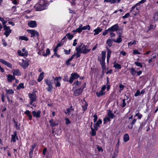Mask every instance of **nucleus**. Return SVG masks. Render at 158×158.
I'll list each match as a JSON object with an SVG mask.
<instances>
[{
    "label": "nucleus",
    "instance_id": "nucleus-42",
    "mask_svg": "<svg viewBox=\"0 0 158 158\" xmlns=\"http://www.w3.org/2000/svg\"><path fill=\"white\" fill-rule=\"evenodd\" d=\"M24 84L23 83H21L19 84V85L17 87V89L18 90H20L21 89H24Z\"/></svg>",
    "mask_w": 158,
    "mask_h": 158
},
{
    "label": "nucleus",
    "instance_id": "nucleus-30",
    "mask_svg": "<svg viewBox=\"0 0 158 158\" xmlns=\"http://www.w3.org/2000/svg\"><path fill=\"white\" fill-rule=\"evenodd\" d=\"M113 67L118 70L120 69L121 68V65L116 63V62H115L114 63Z\"/></svg>",
    "mask_w": 158,
    "mask_h": 158
},
{
    "label": "nucleus",
    "instance_id": "nucleus-26",
    "mask_svg": "<svg viewBox=\"0 0 158 158\" xmlns=\"http://www.w3.org/2000/svg\"><path fill=\"white\" fill-rule=\"evenodd\" d=\"M13 76H19L21 75L20 72L18 69H16L12 70Z\"/></svg>",
    "mask_w": 158,
    "mask_h": 158
},
{
    "label": "nucleus",
    "instance_id": "nucleus-59",
    "mask_svg": "<svg viewBox=\"0 0 158 158\" xmlns=\"http://www.w3.org/2000/svg\"><path fill=\"white\" fill-rule=\"evenodd\" d=\"M64 52L65 54L68 55L71 52V49H69V50H67L65 49L64 50Z\"/></svg>",
    "mask_w": 158,
    "mask_h": 158
},
{
    "label": "nucleus",
    "instance_id": "nucleus-25",
    "mask_svg": "<svg viewBox=\"0 0 158 158\" xmlns=\"http://www.w3.org/2000/svg\"><path fill=\"white\" fill-rule=\"evenodd\" d=\"M24 114L27 115L29 119L31 120L32 119V116L31 114V112L28 110H27L24 112Z\"/></svg>",
    "mask_w": 158,
    "mask_h": 158
},
{
    "label": "nucleus",
    "instance_id": "nucleus-5",
    "mask_svg": "<svg viewBox=\"0 0 158 158\" xmlns=\"http://www.w3.org/2000/svg\"><path fill=\"white\" fill-rule=\"evenodd\" d=\"M18 55L21 56H27L28 54L27 51L25 48H23L22 50H19L18 51Z\"/></svg>",
    "mask_w": 158,
    "mask_h": 158
},
{
    "label": "nucleus",
    "instance_id": "nucleus-17",
    "mask_svg": "<svg viewBox=\"0 0 158 158\" xmlns=\"http://www.w3.org/2000/svg\"><path fill=\"white\" fill-rule=\"evenodd\" d=\"M16 139H18L17 136V131H15L13 132V135H11V141L14 143L15 142H16Z\"/></svg>",
    "mask_w": 158,
    "mask_h": 158
},
{
    "label": "nucleus",
    "instance_id": "nucleus-50",
    "mask_svg": "<svg viewBox=\"0 0 158 158\" xmlns=\"http://www.w3.org/2000/svg\"><path fill=\"white\" fill-rule=\"evenodd\" d=\"M137 117V118L139 119H140L142 117V115L141 114L138 113L135 115V117Z\"/></svg>",
    "mask_w": 158,
    "mask_h": 158
},
{
    "label": "nucleus",
    "instance_id": "nucleus-16",
    "mask_svg": "<svg viewBox=\"0 0 158 158\" xmlns=\"http://www.w3.org/2000/svg\"><path fill=\"white\" fill-rule=\"evenodd\" d=\"M38 3L40 5L44 6L45 9L47 8L48 6L46 0H40Z\"/></svg>",
    "mask_w": 158,
    "mask_h": 158
},
{
    "label": "nucleus",
    "instance_id": "nucleus-37",
    "mask_svg": "<svg viewBox=\"0 0 158 158\" xmlns=\"http://www.w3.org/2000/svg\"><path fill=\"white\" fill-rule=\"evenodd\" d=\"M81 53L80 52H77L76 53H75L72 56H73V58H74V57H75L76 58H77L80 56L81 55L80 54Z\"/></svg>",
    "mask_w": 158,
    "mask_h": 158
},
{
    "label": "nucleus",
    "instance_id": "nucleus-4",
    "mask_svg": "<svg viewBox=\"0 0 158 158\" xmlns=\"http://www.w3.org/2000/svg\"><path fill=\"white\" fill-rule=\"evenodd\" d=\"M80 76L77 73H72L70 77L69 82L70 84H72L74 80L77 79Z\"/></svg>",
    "mask_w": 158,
    "mask_h": 158
},
{
    "label": "nucleus",
    "instance_id": "nucleus-23",
    "mask_svg": "<svg viewBox=\"0 0 158 158\" xmlns=\"http://www.w3.org/2000/svg\"><path fill=\"white\" fill-rule=\"evenodd\" d=\"M73 109L72 108V106H71L70 108L67 109L66 111L64 113L66 114H67L68 115H70L73 113Z\"/></svg>",
    "mask_w": 158,
    "mask_h": 158
},
{
    "label": "nucleus",
    "instance_id": "nucleus-31",
    "mask_svg": "<svg viewBox=\"0 0 158 158\" xmlns=\"http://www.w3.org/2000/svg\"><path fill=\"white\" fill-rule=\"evenodd\" d=\"M88 104L86 102L84 101L83 102L82 105V107L83 110L85 111L87 109V107Z\"/></svg>",
    "mask_w": 158,
    "mask_h": 158
},
{
    "label": "nucleus",
    "instance_id": "nucleus-19",
    "mask_svg": "<svg viewBox=\"0 0 158 158\" xmlns=\"http://www.w3.org/2000/svg\"><path fill=\"white\" fill-rule=\"evenodd\" d=\"M82 91L83 89H81V88H78L74 91L73 95L75 96H78L82 93Z\"/></svg>",
    "mask_w": 158,
    "mask_h": 158
},
{
    "label": "nucleus",
    "instance_id": "nucleus-64",
    "mask_svg": "<svg viewBox=\"0 0 158 158\" xmlns=\"http://www.w3.org/2000/svg\"><path fill=\"white\" fill-rule=\"evenodd\" d=\"M82 29V28H81L79 27H78L76 30V32H78V33H80L83 30V29Z\"/></svg>",
    "mask_w": 158,
    "mask_h": 158
},
{
    "label": "nucleus",
    "instance_id": "nucleus-20",
    "mask_svg": "<svg viewBox=\"0 0 158 158\" xmlns=\"http://www.w3.org/2000/svg\"><path fill=\"white\" fill-rule=\"evenodd\" d=\"M28 25L30 27L32 28L37 26V23L35 21H31L28 23Z\"/></svg>",
    "mask_w": 158,
    "mask_h": 158
},
{
    "label": "nucleus",
    "instance_id": "nucleus-48",
    "mask_svg": "<svg viewBox=\"0 0 158 158\" xmlns=\"http://www.w3.org/2000/svg\"><path fill=\"white\" fill-rule=\"evenodd\" d=\"M136 44V41L135 40H134L133 41H131L128 43V46H131L132 45H135Z\"/></svg>",
    "mask_w": 158,
    "mask_h": 158
},
{
    "label": "nucleus",
    "instance_id": "nucleus-47",
    "mask_svg": "<svg viewBox=\"0 0 158 158\" xmlns=\"http://www.w3.org/2000/svg\"><path fill=\"white\" fill-rule=\"evenodd\" d=\"M73 56H72L70 58L68 59L66 61V64L67 65H69L70 64V62L73 60Z\"/></svg>",
    "mask_w": 158,
    "mask_h": 158
},
{
    "label": "nucleus",
    "instance_id": "nucleus-49",
    "mask_svg": "<svg viewBox=\"0 0 158 158\" xmlns=\"http://www.w3.org/2000/svg\"><path fill=\"white\" fill-rule=\"evenodd\" d=\"M82 29H83V30L88 29V30H90V26L89 25L84 26L82 27Z\"/></svg>",
    "mask_w": 158,
    "mask_h": 158
},
{
    "label": "nucleus",
    "instance_id": "nucleus-55",
    "mask_svg": "<svg viewBox=\"0 0 158 158\" xmlns=\"http://www.w3.org/2000/svg\"><path fill=\"white\" fill-rule=\"evenodd\" d=\"M119 87L120 88V90H119V92L120 93H121V91H122L123 89L124 88V86L123 85L120 84L119 86Z\"/></svg>",
    "mask_w": 158,
    "mask_h": 158
},
{
    "label": "nucleus",
    "instance_id": "nucleus-51",
    "mask_svg": "<svg viewBox=\"0 0 158 158\" xmlns=\"http://www.w3.org/2000/svg\"><path fill=\"white\" fill-rule=\"evenodd\" d=\"M81 84V82L79 81H78L74 82L73 85H75L76 86H79Z\"/></svg>",
    "mask_w": 158,
    "mask_h": 158
},
{
    "label": "nucleus",
    "instance_id": "nucleus-11",
    "mask_svg": "<svg viewBox=\"0 0 158 158\" xmlns=\"http://www.w3.org/2000/svg\"><path fill=\"white\" fill-rule=\"evenodd\" d=\"M28 32L31 34V37L34 36H38L39 35L38 32L34 30H28Z\"/></svg>",
    "mask_w": 158,
    "mask_h": 158
},
{
    "label": "nucleus",
    "instance_id": "nucleus-8",
    "mask_svg": "<svg viewBox=\"0 0 158 158\" xmlns=\"http://www.w3.org/2000/svg\"><path fill=\"white\" fill-rule=\"evenodd\" d=\"M53 78H54V79L55 81V87H60L61 85V84L60 81H61V77L60 76H59V77H56L55 78H54V77H53Z\"/></svg>",
    "mask_w": 158,
    "mask_h": 158
},
{
    "label": "nucleus",
    "instance_id": "nucleus-6",
    "mask_svg": "<svg viewBox=\"0 0 158 158\" xmlns=\"http://www.w3.org/2000/svg\"><path fill=\"white\" fill-rule=\"evenodd\" d=\"M106 88V85H103L102 87L101 90L100 91L96 93V95L98 97H100L105 94L106 92L105 91V90Z\"/></svg>",
    "mask_w": 158,
    "mask_h": 158
},
{
    "label": "nucleus",
    "instance_id": "nucleus-13",
    "mask_svg": "<svg viewBox=\"0 0 158 158\" xmlns=\"http://www.w3.org/2000/svg\"><path fill=\"white\" fill-rule=\"evenodd\" d=\"M35 9L36 11H40L45 10V8L44 6L40 5L38 3H37L34 6Z\"/></svg>",
    "mask_w": 158,
    "mask_h": 158
},
{
    "label": "nucleus",
    "instance_id": "nucleus-57",
    "mask_svg": "<svg viewBox=\"0 0 158 158\" xmlns=\"http://www.w3.org/2000/svg\"><path fill=\"white\" fill-rule=\"evenodd\" d=\"M63 80V81H65L69 82V77L67 75H66L64 76Z\"/></svg>",
    "mask_w": 158,
    "mask_h": 158
},
{
    "label": "nucleus",
    "instance_id": "nucleus-43",
    "mask_svg": "<svg viewBox=\"0 0 158 158\" xmlns=\"http://www.w3.org/2000/svg\"><path fill=\"white\" fill-rule=\"evenodd\" d=\"M110 118L108 116H106L103 119L104 124H105L107 121H110Z\"/></svg>",
    "mask_w": 158,
    "mask_h": 158
},
{
    "label": "nucleus",
    "instance_id": "nucleus-32",
    "mask_svg": "<svg viewBox=\"0 0 158 158\" xmlns=\"http://www.w3.org/2000/svg\"><path fill=\"white\" fill-rule=\"evenodd\" d=\"M113 40L111 39H109L106 41V43L109 47H111L113 43Z\"/></svg>",
    "mask_w": 158,
    "mask_h": 158
},
{
    "label": "nucleus",
    "instance_id": "nucleus-18",
    "mask_svg": "<svg viewBox=\"0 0 158 158\" xmlns=\"http://www.w3.org/2000/svg\"><path fill=\"white\" fill-rule=\"evenodd\" d=\"M32 113L34 117H36L37 118H40V117L41 111L40 110H38L36 112L34 110L32 111Z\"/></svg>",
    "mask_w": 158,
    "mask_h": 158
},
{
    "label": "nucleus",
    "instance_id": "nucleus-45",
    "mask_svg": "<svg viewBox=\"0 0 158 158\" xmlns=\"http://www.w3.org/2000/svg\"><path fill=\"white\" fill-rule=\"evenodd\" d=\"M66 36L68 38L69 40H71L72 39L73 37V35L71 34H70L68 33L66 34Z\"/></svg>",
    "mask_w": 158,
    "mask_h": 158
},
{
    "label": "nucleus",
    "instance_id": "nucleus-41",
    "mask_svg": "<svg viewBox=\"0 0 158 158\" xmlns=\"http://www.w3.org/2000/svg\"><path fill=\"white\" fill-rule=\"evenodd\" d=\"M6 91L7 94H12L14 93V90L12 89H6Z\"/></svg>",
    "mask_w": 158,
    "mask_h": 158
},
{
    "label": "nucleus",
    "instance_id": "nucleus-9",
    "mask_svg": "<svg viewBox=\"0 0 158 158\" xmlns=\"http://www.w3.org/2000/svg\"><path fill=\"white\" fill-rule=\"evenodd\" d=\"M130 73L131 75L134 76L137 73V76H139L142 73V71L141 70H139L138 71H136L134 68H131L130 69Z\"/></svg>",
    "mask_w": 158,
    "mask_h": 158
},
{
    "label": "nucleus",
    "instance_id": "nucleus-36",
    "mask_svg": "<svg viewBox=\"0 0 158 158\" xmlns=\"http://www.w3.org/2000/svg\"><path fill=\"white\" fill-rule=\"evenodd\" d=\"M108 116L111 119H113L114 117V114L110 110H109L107 113Z\"/></svg>",
    "mask_w": 158,
    "mask_h": 158
},
{
    "label": "nucleus",
    "instance_id": "nucleus-12",
    "mask_svg": "<svg viewBox=\"0 0 158 158\" xmlns=\"http://www.w3.org/2000/svg\"><path fill=\"white\" fill-rule=\"evenodd\" d=\"M81 53L86 54L90 51V49H88L86 46L83 45L81 48Z\"/></svg>",
    "mask_w": 158,
    "mask_h": 158
},
{
    "label": "nucleus",
    "instance_id": "nucleus-46",
    "mask_svg": "<svg viewBox=\"0 0 158 158\" xmlns=\"http://www.w3.org/2000/svg\"><path fill=\"white\" fill-rule=\"evenodd\" d=\"M50 54V49L49 48H47L46 50V53H45V52H44L43 54V55L44 56H46L47 55Z\"/></svg>",
    "mask_w": 158,
    "mask_h": 158
},
{
    "label": "nucleus",
    "instance_id": "nucleus-38",
    "mask_svg": "<svg viewBox=\"0 0 158 158\" xmlns=\"http://www.w3.org/2000/svg\"><path fill=\"white\" fill-rule=\"evenodd\" d=\"M123 139L125 142H127L129 139V136L127 134H125L123 136Z\"/></svg>",
    "mask_w": 158,
    "mask_h": 158
},
{
    "label": "nucleus",
    "instance_id": "nucleus-53",
    "mask_svg": "<svg viewBox=\"0 0 158 158\" xmlns=\"http://www.w3.org/2000/svg\"><path fill=\"white\" fill-rule=\"evenodd\" d=\"M156 25H154L151 24L149 26L148 30L152 29H154L156 28Z\"/></svg>",
    "mask_w": 158,
    "mask_h": 158
},
{
    "label": "nucleus",
    "instance_id": "nucleus-28",
    "mask_svg": "<svg viewBox=\"0 0 158 158\" xmlns=\"http://www.w3.org/2000/svg\"><path fill=\"white\" fill-rule=\"evenodd\" d=\"M136 119L134 118L131 122V123L130 125L128 126V128L129 129H131L132 128L133 125L135 124L136 121Z\"/></svg>",
    "mask_w": 158,
    "mask_h": 158
},
{
    "label": "nucleus",
    "instance_id": "nucleus-54",
    "mask_svg": "<svg viewBox=\"0 0 158 158\" xmlns=\"http://www.w3.org/2000/svg\"><path fill=\"white\" fill-rule=\"evenodd\" d=\"M135 64L137 66H139L141 68H142L143 67V65H142V63L140 62H135Z\"/></svg>",
    "mask_w": 158,
    "mask_h": 158
},
{
    "label": "nucleus",
    "instance_id": "nucleus-3",
    "mask_svg": "<svg viewBox=\"0 0 158 158\" xmlns=\"http://www.w3.org/2000/svg\"><path fill=\"white\" fill-rule=\"evenodd\" d=\"M28 96L30 99V104L34 106H35L36 105L35 103H33L34 102H35L36 100V97L35 94L34 93H29L28 94Z\"/></svg>",
    "mask_w": 158,
    "mask_h": 158
},
{
    "label": "nucleus",
    "instance_id": "nucleus-62",
    "mask_svg": "<svg viewBox=\"0 0 158 158\" xmlns=\"http://www.w3.org/2000/svg\"><path fill=\"white\" fill-rule=\"evenodd\" d=\"M140 94V92L139 90H137L136 91V93L135 94V97H137L139 96Z\"/></svg>",
    "mask_w": 158,
    "mask_h": 158
},
{
    "label": "nucleus",
    "instance_id": "nucleus-21",
    "mask_svg": "<svg viewBox=\"0 0 158 158\" xmlns=\"http://www.w3.org/2000/svg\"><path fill=\"white\" fill-rule=\"evenodd\" d=\"M0 62L2 63V64L6 65L8 67L11 68L12 67L11 64L2 59H0Z\"/></svg>",
    "mask_w": 158,
    "mask_h": 158
},
{
    "label": "nucleus",
    "instance_id": "nucleus-58",
    "mask_svg": "<svg viewBox=\"0 0 158 158\" xmlns=\"http://www.w3.org/2000/svg\"><path fill=\"white\" fill-rule=\"evenodd\" d=\"M108 33H109V29L106 30L105 31L103 32L102 35H105Z\"/></svg>",
    "mask_w": 158,
    "mask_h": 158
},
{
    "label": "nucleus",
    "instance_id": "nucleus-7",
    "mask_svg": "<svg viewBox=\"0 0 158 158\" xmlns=\"http://www.w3.org/2000/svg\"><path fill=\"white\" fill-rule=\"evenodd\" d=\"M4 30L5 31L4 35L6 37H8L11 32V30L10 29L9 27L6 26V25H5L4 26Z\"/></svg>",
    "mask_w": 158,
    "mask_h": 158
},
{
    "label": "nucleus",
    "instance_id": "nucleus-39",
    "mask_svg": "<svg viewBox=\"0 0 158 158\" xmlns=\"http://www.w3.org/2000/svg\"><path fill=\"white\" fill-rule=\"evenodd\" d=\"M83 44L82 43L80 45H78L77 47L76 48V50L77 51V52H81V47L82 46V45Z\"/></svg>",
    "mask_w": 158,
    "mask_h": 158
},
{
    "label": "nucleus",
    "instance_id": "nucleus-27",
    "mask_svg": "<svg viewBox=\"0 0 158 158\" xmlns=\"http://www.w3.org/2000/svg\"><path fill=\"white\" fill-rule=\"evenodd\" d=\"M91 131L90 132V133L91 136H94L96 135V131L98 130H96L94 128H93L92 126H91Z\"/></svg>",
    "mask_w": 158,
    "mask_h": 158
},
{
    "label": "nucleus",
    "instance_id": "nucleus-10",
    "mask_svg": "<svg viewBox=\"0 0 158 158\" xmlns=\"http://www.w3.org/2000/svg\"><path fill=\"white\" fill-rule=\"evenodd\" d=\"M19 64L24 69H26L29 65V63L27 60H22V62L19 63Z\"/></svg>",
    "mask_w": 158,
    "mask_h": 158
},
{
    "label": "nucleus",
    "instance_id": "nucleus-1",
    "mask_svg": "<svg viewBox=\"0 0 158 158\" xmlns=\"http://www.w3.org/2000/svg\"><path fill=\"white\" fill-rule=\"evenodd\" d=\"M106 57V52L105 51L102 52L101 55L98 57V60L100 62L103 69L106 68L105 60Z\"/></svg>",
    "mask_w": 158,
    "mask_h": 158
},
{
    "label": "nucleus",
    "instance_id": "nucleus-56",
    "mask_svg": "<svg viewBox=\"0 0 158 158\" xmlns=\"http://www.w3.org/2000/svg\"><path fill=\"white\" fill-rule=\"evenodd\" d=\"M126 104L125 102V99H123V103L121 105V106L122 107H124L126 106Z\"/></svg>",
    "mask_w": 158,
    "mask_h": 158
},
{
    "label": "nucleus",
    "instance_id": "nucleus-60",
    "mask_svg": "<svg viewBox=\"0 0 158 158\" xmlns=\"http://www.w3.org/2000/svg\"><path fill=\"white\" fill-rule=\"evenodd\" d=\"M93 117L94 118L93 119L94 122V123H95L96 122L97 119H98V116L96 114H95L94 115Z\"/></svg>",
    "mask_w": 158,
    "mask_h": 158
},
{
    "label": "nucleus",
    "instance_id": "nucleus-15",
    "mask_svg": "<svg viewBox=\"0 0 158 158\" xmlns=\"http://www.w3.org/2000/svg\"><path fill=\"white\" fill-rule=\"evenodd\" d=\"M119 27L118 25L117 24H115L111 27L109 28V31L114 32L116 31H117Z\"/></svg>",
    "mask_w": 158,
    "mask_h": 158
},
{
    "label": "nucleus",
    "instance_id": "nucleus-29",
    "mask_svg": "<svg viewBox=\"0 0 158 158\" xmlns=\"http://www.w3.org/2000/svg\"><path fill=\"white\" fill-rule=\"evenodd\" d=\"M107 62H109V59L110 57L111 54V53L110 50L109 48L107 49Z\"/></svg>",
    "mask_w": 158,
    "mask_h": 158
},
{
    "label": "nucleus",
    "instance_id": "nucleus-24",
    "mask_svg": "<svg viewBox=\"0 0 158 158\" xmlns=\"http://www.w3.org/2000/svg\"><path fill=\"white\" fill-rule=\"evenodd\" d=\"M102 29L99 27H98L94 30V35H95L98 34L99 33L102 31Z\"/></svg>",
    "mask_w": 158,
    "mask_h": 158
},
{
    "label": "nucleus",
    "instance_id": "nucleus-61",
    "mask_svg": "<svg viewBox=\"0 0 158 158\" xmlns=\"http://www.w3.org/2000/svg\"><path fill=\"white\" fill-rule=\"evenodd\" d=\"M133 54L134 55L140 54V53L137 50H134L133 51Z\"/></svg>",
    "mask_w": 158,
    "mask_h": 158
},
{
    "label": "nucleus",
    "instance_id": "nucleus-22",
    "mask_svg": "<svg viewBox=\"0 0 158 158\" xmlns=\"http://www.w3.org/2000/svg\"><path fill=\"white\" fill-rule=\"evenodd\" d=\"M8 82H11L12 81L15 79L14 76L11 74H9L6 76Z\"/></svg>",
    "mask_w": 158,
    "mask_h": 158
},
{
    "label": "nucleus",
    "instance_id": "nucleus-40",
    "mask_svg": "<svg viewBox=\"0 0 158 158\" xmlns=\"http://www.w3.org/2000/svg\"><path fill=\"white\" fill-rule=\"evenodd\" d=\"M19 39L22 40H24L27 41L28 40V39L27 37L23 36H19Z\"/></svg>",
    "mask_w": 158,
    "mask_h": 158
},
{
    "label": "nucleus",
    "instance_id": "nucleus-63",
    "mask_svg": "<svg viewBox=\"0 0 158 158\" xmlns=\"http://www.w3.org/2000/svg\"><path fill=\"white\" fill-rule=\"evenodd\" d=\"M109 33L110 34V37L111 38L114 37L115 35V34L113 33V32L109 31Z\"/></svg>",
    "mask_w": 158,
    "mask_h": 158
},
{
    "label": "nucleus",
    "instance_id": "nucleus-33",
    "mask_svg": "<svg viewBox=\"0 0 158 158\" xmlns=\"http://www.w3.org/2000/svg\"><path fill=\"white\" fill-rule=\"evenodd\" d=\"M44 73L43 72H42L40 74L37 80V81L38 82H40L41 81L42 79H43L44 77Z\"/></svg>",
    "mask_w": 158,
    "mask_h": 158
},
{
    "label": "nucleus",
    "instance_id": "nucleus-52",
    "mask_svg": "<svg viewBox=\"0 0 158 158\" xmlns=\"http://www.w3.org/2000/svg\"><path fill=\"white\" fill-rule=\"evenodd\" d=\"M0 20L2 22L4 26V25H5V24L7 23V21L5 20L4 19L1 17H0Z\"/></svg>",
    "mask_w": 158,
    "mask_h": 158
},
{
    "label": "nucleus",
    "instance_id": "nucleus-2",
    "mask_svg": "<svg viewBox=\"0 0 158 158\" xmlns=\"http://www.w3.org/2000/svg\"><path fill=\"white\" fill-rule=\"evenodd\" d=\"M45 83L48 87L46 88L47 91L49 92H51L53 89L52 84L53 81L52 80H50L48 79L45 80Z\"/></svg>",
    "mask_w": 158,
    "mask_h": 158
},
{
    "label": "nucleus",
    "instance_id": "nucleus-34",
    "mask_svg": "<svg viewBox=\"0 0 158 158\" xmlns=\"http://www.w3.org/2000/svg\"><path fill=\"white\" fill-rule=\"evenodd\" d=\"M113 41L114 42L118 43H121L122 41V38L121 37V35H119V37L117 38L116 40H113Z\"/></svg>",
    "mask_w": 158,
    "mask_h": 158
},
{
    "label": "nucleus",
    "instance_id": "nucleus-44",
    "mask_svg": "<svg viewBox=\"0 0 158 158\" xmlns=\"http://www.w3.org/2000/svg\"><path fill=\"white\" fill-rule=\"evenodd\" d=\"M49 122L50 123V126H51L52 127H53L58 125L57 124H56L54 123V122H53V119H52L51 120L49 121Z\"/></svg>",
    "mask_w": 158,
    "mask_h": 158
},
{
    "label": "nucleus",
    "instance_id": "nucleus-35",
    "mask_svg": "<svg viewBox=\"0 0 158 158\" xmlns=\"http://www.w3.org/2000/svg\"><path fill=\"white\" fill-rule=\"evenodd\" d=\"M135 9H136V7L134 6L131 7V9L130 10L131 12H134V13H133V14L134 15H136L138 13V12Z\"/></svg>",
    "mask_w": 158,
    "mask_h": 158
},
{
    "label": "nucleus",
    "instance_id": "nucleus-14",
    "mask_svg": "<svg viewBox=\"0 0 158 158\" xmlns=\"http://www.w3.org/2000/svg\"><path fill=\"white\" fill-rule=\"evenodd\" d=\"M102 121L101 119H99L97 122L94 124L93 127L96 130H98V127H100V125L102 123Z\"/></svg>",
    "mask_w": 158,
    "mask_h": 158
}]
</instances>
